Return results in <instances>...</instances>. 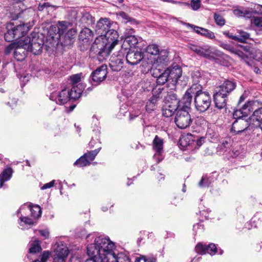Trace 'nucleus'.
I'll use <instances>...</instances> for the list:
<instances>
[{
  "label": "nucleus",
  "instance_id": "1",
  "mask_svg": "<svg viewBox=\"0 0 262 262\" xmlns=\"http://www.w3.org/2000/svg\"><path fill=\"white\" fill-rule=\"evenodd\" d=\"M91 237L93 242L87 246V254L91 258L86 259L85 262H108V254L112 250L115 249V243L108 236L103 235H89L87 236L88 241H89ZM75 260L80 262V260L76 257L73 261Z\"/></svg>",
  "mask_w": 262,
  "mask_h": 262
},
{
  "label": "nucleus",
  "instance_id": "2",
  "mask_svg": "<svg viewBox=\"0 0 262 262\" xmlns=\"http://www.w3.org/2000/svg\"><path fill=\"white\" fill-rule=\"evenodd\" d=\"M30 26L20 22L11 21L6 25L7 32L4 34L6 41L11 42L23 37L30 30Z\"/></svg>",
  "mask_w": 262,
  "mask_h": 262
},
{
  "label": "nucleus",
  "instance_id": "3",
  "mask_svg": "<svg viewBox=\"0 0 262 262\" xmlns=\"http://www.w3.org/2000/svg\"><path fill=\"white\" fill-rule=\"evenodd\" d=\"M246 103L243 104L241 108H236L234 110L233 114V117L235 121L233 123L231 127V132H234L236 134H239L244 132L246 129V117L245 112Z\"/></svg>",
  "mask_w": 262,
  "mask_h": 262
},
{
  "label": "nucleus",
  "instance_id": "4",
  "mask_svg": "<svg viewBox=\"0 0 262 262\" xmlns=\"http://www.w3.org/2000/svg\"><path fill=\"white\" fill-rule=\"evenodd\" d=\"M194 99L195 107L196 110L200 113L206 111L211 105L210 95L207 92H203L202 89L196 93Z\"/></svg>",
  "mask_w": 262,
  "mask_h": 262
},
{
  "label": "nucleus",
  "instance_id": "5",
  "mask_svg": "<svg viewBox=\"0 0 262 262\" xmlns=\"http://www.w3.org/2000/svg\"><path fill=\"white\" fill-rule=\"evenodd\" d=\"M190 110L179 108L176 114L174 122L177 126L180 129H186L192 122L191 116L189 113Z\"/></svg>",
  "mask_w": 262,
  "mask_h": 262
},
{
  "label": "nucleus",
  "instance_id": "6",
  "mask_svg": "<svg viewBox=\"0 0 262 262\" xmlns=\"http://www.w3.org/2000/svg\"><path fill=\"white\" fill-rule=\"evenodd\" d=\"M118 38L119 34L117 31L111 28L104 36L97 37L95 42L98 43L99 42L102 41V43L108 46V48H114L118 43Z\"/></svg>",
  "mask_w": 262,
  "mask_h": 262
},
{
  "label": "nucleus",
  "instance_id": "7",
  "mask_svg": "<svg viewBox=\"0 0 262 262\" xmlns=\"http://www.w3.org/2000/svg\"><path fill=\"white\" fill-rule=\"evenodd\" d=\"M126 49L121 48L117 52L114 53L110 58L109 65L114 71H119L123 68Z\"/></svg>",
  "mask_w": 262,
  "mask_h": 262
},
{
  "label": "nucleus",
  "instance_id": "8",
  "mask_svg": "<svg viewBox=\"0 0 262 262\" xmlns=\"http://www.w3.org/2000/svg\"><path fill=\"white\" fill-rule=\"evenodd\" d=\"M202 88L199 84H192L189 89L185 92L182 102L180 103L181 108L190 110V104L192 100V97L196 95L197 92H199Z\"/></svg>",
  "mask_w": 262,
  "mask_h": 262
},
{
  "label": "nucleus",
  "instance_id": "9",
  "mask_svg": "<svg viewBox=\"0 0 262 262\" xmlns=\"http://www.w3.org/2000/svg\"><path fill=\"white\" fill-rule=\"evenodd\" d=\"M30 41V37H26L18 41V45L14 51V57L18 61H23L26 57L29 46L27 43Z\"/></svg>",
  "mask_w": 262,
  "mask_h": 262
},
{
  "label": "nucleus",
  "instance_id": "10",
  "mask_svg": "<svg viewBox=\"0 0 262 262\" xmlns=\"http://www.w3.org/2000/svg\"><path fill=\"white\" fill-rule=\"evenodd\" d=\"M107 68L106 65L103 64L97 68L91 74V83L97 85L103 81L106 78Z\"/></svg>",
  "mask_w": 262,
  "mask_h": 262
},
{
  "label": "nucleus",
  "instance_id": "11",
  "mask_svg": "<svg viewBox=\"0 0 262 262\" xmlns=\"http://www.w3.org/2000/svg\"><path fill=\"white\" fill-rule=\"evenodd\" d=\"M49 98L59 105L64 104L71 99L69 89H62L58 92H53L51 93Z\"/></svg>",
  "mask_w": 262,
  "mask_h": 262
},
{
  "label": "nucleus",
  "instance_id": "12",
  "mask_svg": "<svg viewBox=\"0 0 262 262\" xmlns=\"http://www.w3.org/2000/svg\"><path fill=\"white\" fill-rule=\"evenodd\" d=\"M187 47L199 56L209 59L214 58L213 53L211 51L210 47L207 45L198 46L195 45L188 43L187 45Z\"/></svg>",
  "mask_w": 262,
  "mask_h": 262
},
{
  "label": "nucleus",
  "instance_id": "13",
  "mask_svg": "<svg viewBox=\"0 0 262 262\" xmlns=\"http://www.w3.org/2000/svg\"><path fill=\"white\" fill-rule=\"evenodd\" d=\"M112 23L107 18H101L97 23L95 32L98 35V37L104 36L107 31L111 29Z\"/></svg>",
  "mask_w": 262,
  "mask_h": 262
},
{
  "label": "nucleus",
  "instance_id": "14",
  "mask_svg": "<svg viewBox=\"0 0 262 262\" xmlns=\"http://www.w3.org/2000/svg\"><path fill=\"white\" fill-rule=\"evenodd\" d=\"M53 249L55 252L54 257H58L59 258L66 259L69 253L66 244L62 242H59L55 244L53 246Z\"/></svg>",
  "mask_w": 262,
  "mask_h": 262
},
{
  "label": "nucleus",
  "instance_id": "15",
  "mask_svg": "<svg viewBox=\"0 0 262 262\" xmlns=\"http://www.w3.org/2000/svg\"><path fill=\"white\" fill-rule=\"evenodd\" d=\"M195 251L200 254L208 253L211 255H214L217 252V248L215 244L211 243L208 246L199 243L195 246Z\"/></svg>",
  "mask_w": 262,
  "mask_h": 262
},
{
  "label": "nucleus",
  "instance_id": "16",
  "mask_svg": "<svg viewBox=\"0 0 262 262\" xmlns=\"http://www.w3.org/2000/svg\"><path fill=\"white\" fill-rule=\"evenodd\" d=\"M143 58L142 53L139 51H129L126 55L127 63L132 66L138 64Z\"/></svg>",
  "mask_w": 262,
  "mask_h": 262
},
{
  "label": "nucleus",
  "instance_id": "17",
  "mask_svg": "<svg viewBox=\"0 0 262 262\" xmlns=\"http://www.w3.org/2000/svg\"><path fill=\"white\" fill-rule=\"evenodd\" d=\"M183 24L188 28L192 29L197 34H201L210 39H214L215 38L214 33L208 29L196 26L189 23H183Z\"/></svg>",
  "mask_w": 262,
  "mask_h": 262
},
{
  "label": "nucleus",
  "instance_id": "18",
  "mask_svg": "<svg viewBox=\"0 0 262 262\" xmlns=\"http://www.w3.org/2000/svg\"><path fill=\"white\" fill-rule=\"evenodd\" d=\"M27 45L29 46L28 52H32L34 55H38L42 51L43 42L41 40L33 37Z\"/></svg>",
  "mask_w": 262,
  "mask_h": 262
},
{
  "label": "nucleus",
  "instance_id": "19",
  "mask_svg": "<svg viewBox=\"0 0 262 262\" xmlns=\"http://www.w3.org/2000/svg\"><path fill=\"white\" fill-rule=\"evenodd\" d=\"M228 97L223 93L215 90L213 95L215 107L220 110L225 108L226 106Z\"/></svg>",
  "mask_w": 262,
  "mask_h": 262
},
{
  "label": "nucleus",
  "instance_id": "20",
  "mask_svg": "<svg viewBox=\"0 0 262 262\" xmlns=\"http://www.w3.org/2000/svg\"><path fill=\"white\" fill-rule=\"evenodd\" d=\"M107 259L108 262H130L128 257L124 253H117L116 248L111 251Z\"/></svg>",
  "mask_w": 262,
  "mask_h": 262
},
{
  "label": "nucleus",
  "instance_id": "21",
  "mask_svg": "<svg viewBox=\"0 0 262 262\" xmlns=\"http://www.w3.org/2000/svg\"><path fill=\"white\" fill-rule=\"evenodd\" d=\"M247 6V17L252 18L255 15H262V5L249 3Z\"/></svg>",
  "mask_w": 262,
  "mask_h": 262
},
{
  "label": "nucleus",
  "instance_id": "22",
  "mask_svg": "<svg viewBox=\"0 0 262 262\" xmlns=\"http://www.w3.org/2000/svg\"><path fill=\"white\" fill-rule=\"evenodd\" d=\"M235 87L236 84L234 82L230 80H226L222 84L217 87L215 90L228 96L235 89Z\"/></svg>",
  "mask_w": 262,
  "mask_h": 262
},
{
  "label": "nucleus",
  "instance_id": "23",
  "mask_svg": "<svg viewBox=\"0 0 262 262\" xmlns=\"http://www.w3.org/2000/svg\"><path fill=\"white\" fill-rule=\"evenodd\" d=\"M27 208L30 211L31 216L34 219L38 218L40 216L41 214V210L40 207L38 205H33L24 204L21 206L19 210L17 211V214H19L21 212V210H25Z\"/></svg>",
  "mask_w": 262,
  "mask_h": 262
},
{
  "label": "nucleus",
  "instance_id": "24",
  "mask_svg": "<svg viewBox=\"0 0 262 262\" xmlns=\"http://www.w3.org/2000/svg\"><path fill=\"white\" fill-rule=\"evenodd\" d=\"M220 46L223 49L234 52L242 59H244L246 57L245 52L246 48L243 46L238 45V47L241 48L242 50L238 49L236 51H234L233 48L228 43H224L223 42H220Z\"/></svg>",
  "mask_w": 262,
  "mask_h": 262
},
{
  "label": "nucleus",
  "instance_id": "25",
  "mask_svg": "<svg viewBox=\"0 0 262 262\" xmlns=\"http://www.w3.org/2000/svg\"><path fill=\"white\" fill-rule=\"evenodd\" d=\"M180 144L185 147H188L189 149L194 150V136L191 134H187L183 137L180 140Z\"/></svg>",
  "mask_w": 262,
  "mask_h": 262
},
{
  "label": "nucleus",
  "instance_id": "26",
  "mask_svg": "<svg viewBox=\"0 0 262 262\" xmlns=\"http://www.w3.org/2000/svg\"><path fill=\"white\" fill-rule=\"evenodd\" d=\"M180 107V106L176 105L175 104L165 103L162 108V114L165 117H170Z\"/></svg>",
  "mask_w": 262,
  "mask_h": 262
},
{
  "label": "nucleus",
  "instance_id": "27",
  "mask_svg": "<svg viewBox=\"0 0 262 262\" xmlns=\"http://www.w3.org/2000/svg\"><path fill=\"white\" fill-rule=\"evenodd\" d=\"M164 96V101L165 103L175 104L176 105L180 106V102L174 91L170 90L169 92H166V95H165Z\"/></svg>",
  "mask_w": 262,
  "mask_h": 262
},
{
  "label": "nucleus",
  "instance_id": "28",
  "mask_svg": "<svg viewBox=\"0 0 262 262\" xmlns=\"http://www.w3.org/2000/svg\"><path fill=\"white\" fill-rule=\"evenodd\" d=\"M101 47L99 49V51L97 54V58L100 61H103L108 56L111 51L113 48H108V46L102 44Z\"/></svg>",
  "mask_w": 262,
  "mask_h": 262
},
{
  "label": "nucleus",
  "instance_id": "29",
  "mask_svg": "<svg viewBox=\"0 0 262 262\" xmlns=\"http://www.w3.org/2000/svg\"><path fill=\"white\" fill-rule=\"evenodd\" d=\"M247 58H252L259 61L262 58V53L259 50L255 48H248L247 46Z\"/></svg>",
  "mask_w": 262,
  "mask_h": 262
},
{
  "label": "nucleus",
  "instance_id": "30",
  "mask_svg": "<svg viewBox=\"0 0 262 262\" xmlns=\"http://www.w3.org/2000/svg\"><path fill=\"white\" fill-rule=\"evenodd\" d=\"M219 135L216 131V127L215 126L211 127L208 128L206 134L205 138L211 142H215L218 141Z\"/></svg>",
  "mask_w": 262,
  "mask_h": 262
},
{
  "label": "nucleus",
  "instance_id": "31",
  "mask_svg": "<svg viewBox=\"0 0 262 262\" xmlns=\"http://www.w3.org/2000/svg\"><path fill=\"white\" fill-rule=\"evenodd\" d=\"M159 99V96H157L156 94L152 96L146 103L145 106L146 111L150 113L154 111L157 107V102Z\"/></svg>",
  "mask_w": 262,
  "mask_h": 262
},
{
  "label": "nucleus",
  "instance_id": "32",
  "mask_svg": "<svg viewBox=\"0 0 262 262\" xmlns=\"http://www.w3.org/2000/svg\"><path fill=\"white\" fill-rule=\"evenodd\" d=\"M18 224L22 230L30 228L34 224L31 219L21 215L19 217Z\"/></svg>",
  "mask_w": 262,
  "mask_h": 262
},
{
  "label": "nucleus",
  "instance_id": "33",
  "mask_svg": "<svg viewBox=\"0 0 262 262\" xmlns=\"http://www.w3.org/2000/svg\"><path fill=\"white\" fill-rule=\"evenodd\" d=\"M166 70H168L169 72V78L172 79V81L177 82L182 75L181 69L179 67H174L172 69L167 68Z\"/></svg>",
  "mask_w": 262,
  "mask_h": 262
},
{
  "label": "nucleus",
  "instance_id": "34",
  "mask_svg": "<svg viewBox=\"0 0 262 262\" xmlns=\"http://www.w3.org/2000/svg\"><path fill=\"white\" fill-rule=\"evenodd\" d=\"M215 172L212 173V174L209 175V176H203L202 177L201 181L199 183V186L200 187H208L211 183L214 182L215 178H214V174H215Z\"/></svg>",
  "mask_w": 262,
  "mask_h": 262
},
{
  "label": "nucleus",
  "instance_id": "35",
  "mask_svg": "<svg viewBox=\"0 0 262 262\" xmlns=\"http://www.w3.org/2000/svg\"><path fill=\"white\" fill-rule=\"evenodd\" d=\"M12 169L11 168H7L4 169L3 172L0 174V185L2 187L3 183L9 180L12 175Z\"/></svg>",
  "mask_w": 262,
  "mask_h": 262
},
{
  "label": "nucleus",
  "instance_id": "36",
  "mask_svg": "<svg viewBox=\"0 0 262 262\" xmlns=\"http://www.w3.org/2000/svg\"><path fill=\"white\" fill-rule=\"evenodd\" d=\"M223 34L229 38L236 40L240 42H246V33L245 32H241L239 35H233L229 33L228 31H225Z\"/></svg>",
  "mask_w": 262,
  "mask_h": 262
},
{
  "label": "nucleus",
  "instance_id": "37",
  "mask_svg": "<svg viewBox=\"0 0 262 262\" xmlns=\"http://www.w3.org/2000/svg\"><path fill=\"white\" fill-rule=\"evenodd\" d=\"M163 140L158 136H156L153 141V148L158 155L163 151Z\"/></svg>",
  "mask_w": 262,
  "mask_h": 262
},
{
  "label": "nucleus",
  "instance_id": "38",
  "mask_svg": "<svg viewBox=\"0 0 262 262\" xmlns=\"http://www.w3.org/2000/svg\"><path fill=\"white\" fill-rule=\"evenodd\" d=\"M29 252L31 253L39 252L41 250L40 242L38 239L31 241L29 243Z\"/></svg>",
  "mask_w": 262,
  "mask_h": 262
},
{
  "label": "nucleus",
  "instance_id": "39",
  "mask_svg": "<svg viewBox=\"0 0 262 262\" xmlns=\"http://www.w3.org/2000/svg\"><path fill=\"white\" fill-rule=\"evenodd\" d=\"M82 92V90L79 89L77 86H73L71 90H69L70 97L72 99H76L79 98Z\"/></svg>",
  "mask_w": 262,
  "mask_h": 262
},
{
  "label": "nucleus",
  "instance_id": "40",
  "mask_svg": "<svg viewBox=\"0 0 262 262\" xmlns=\"http://www.w3.org/2000/svg\"><path fill=\"white\" fill-rule=\"evenodd\" d=\"M251 27L262 28V16H253L251 19Z\"/></svg>",
  "mask_w": 262,
  "mask_h": 262
},
{
  "label": "nucleus",
  "instance_id": "41",
  "mask_svg": "<svg viewBox=\"0 0 262 262\" xmlns=\"http://www.w3.org/2000/svg\"><path fill=\"white\" fill-rule=\"evenodd\" d=\"M168 70H165L162 73L160 76H159L158 78L157 79V82L159 85H163L165 83L169 78L168 74H169Z\"/></svg>",
  "mask_w": 262,
  "mask_h": 262
},
{
  "label": "nucleus",
  "instance_id": "42",
  "mask_svg": "<svg viewBox=\"0 0 262 262\" xmlns=\"http://www.w3.org/2000/svg\"><path fill=\"white\" fill-rule=\"evenodd\" d=\"M192 79L193 82V84H199L202 88V84L203 83L204 79L199 71H195L192 73Z\"/></svg>",
  "mask_w": 262,
  "mask_h": 262
},
{
  "label": "nucleus",
  "instance_id": "43",
  "mask_svg": "<svg viewBox=\"0 0 262 262\" xmlns=\"http://www.w3.org/2000/svg\"><path fill=\"white\" fill-rule=\"evenodd\" d=\"M101 148V147H99V148L96 149L94 150L88 151L87 152H86L84 154V156L85 157L86 159L88 160V162H90V164H91V162L93 161L95 159L96 156L99 153Z\"/></svg>",
  "mask_w": 262,
  "mask_h": 262
},
{
  "label": "nucleus",
  "instance_id": "44",
  "mask_svg": "<svg viewBox=\"0 0 262 262\" xmlns=\"http://www.w3.org/2000/svg\"><path fill=\"white\" fill-rule=\"evenodd\" d=\"M70 25V23L66 21L59 22L57 25L58 30V37H60L61 35H62L68 28L69 26Z\"/></svg>",
  "mask_w": 262,
  "mask_h": 262
},
{
  "label": "nucleus",
  "instance_id": "45",
  "mask_svg": "<svg viewBox=\"0 0 262 262\" xmlns=\"http://www.w3.org/2000/svg\"><path fill=\"white\" fill-rule=\"evenodd\" d=\"M74 165L78 167H84L89 165L90 162L86 159L84 155H83L80 157L78 160H77L75 163Z\"/></svg>",
  "mask_w": 262,
  "mask_h": 262
},
{
  "label": "nucleus",
  "instance_id": "46",
  "mask_svg": "<svg viewBox=\"0 0 262 262\" xmlns=\"http://www.w3.org/2000/svg\"><path fill=\"white\" fill-rule=\"evenodd\" d=\"M147 53L153 55H157L159 53L158 46L156 44L149 45L146 49Z\"/></svg>",
  "mask_w": 262,
  "mask_h": 262
},
{
  "label": "nucleus",
  "instance_id": "47",
  "mask_svg": "<svg viewBox=\"0 0 262 262\" xmlns=\"http://www.w3.org/2000/svg\"><path fill=\"white\" fill-rule=\"evenodd\" d=\"M125 42L132 47H135L138 43V39L135 35H129L127 36L125 39Z\"/></svg>",
  "mask_w": 262,
  "mask_h": 262
},
{
  "label": "nucleus",
  "instance_id": "48",
  "mask_svg": "<svg viewBox=\"0 0 262 262\" xmlns=\"http://www.w3.org/2000/svg\"><path fill=\"white\" fill-rule=\"evenodd\" d=\"M205 142V138L204 137H195L194 136V149H199Z\"/></svg>",
  "mask_w": 262,
  "mask_h": 262
},
{
  "label": "nucleus",
  "instance_id": "49",
  "mask_svg": "<svg viewBox=\"0 0 262 262\" xmlns=\"http://www.w3.org/2000/svg\"><path fill=\"white\" fill-rule=\"evenodd\" d=\"M58 30L57 25H52L49 30L48 33L52 38L55 37V35H57V38H59L58 37Z\"/></svg>",
  "mask_w": 262,
  "mask_h": 262
},
{
  "label": "nucleus",
  "instance_id": "50",
  "mask_svg": "<svg viewBox=\"0 0 262 262\" xmlns=\"http://www.w3.org/2000/svg\"><path fill=\"white\" fill-rule=\"evenodd\" d=\"M118 16L120 18L124 23L128 22H132L134 21V19L130 18L126 13L124 12H121L119 13Z\"/></svg>",
  "mask_w": 262,
  "mask_h": 262
},
{
  "label": "nucleus",
  "instance_id": "51",
  "mask_svg": "<svg viewBox=\"0 0 262 262\" xmlns=\"http://www.w3.org/2000/svg\"><path fill=\"white\" fill-rule=\"evenodd\" d=\"M209 210L208 209H205V207L201 208V210L199 211V214L200 215V220L202 221L208 219V216L207 215Z\"/></svg>",
  "mask_w": 262,
  "mask_h": 262
},
{
  "label": "nucleus",
  "instance_id": "52",
  "mask_svg": "<svg viewBox=\"0 0 262 262\" xmlns=\"http://www.w3.org/2000/svg\"><path fill=\"white\" fill-rule=\"evenodd\" d=\"M214 19L216 24L219 26H223L225 24V20L220 14L215 13L214 14Z\"/></svg>",
  "mask_w": 262,
  "mask_h": 262
},
{
  "label": "nucleus",
  "instance_id": "53",
  "mask_svg": "<svg viewBox=\"0 0 262 262\" xmlns=\"http://www.w3.org/2000/svg\"><path fill=\"white\" fill-rule=\"evenodd\" d=\"M82 21L86 24H91L93 22V17L89 13H84L81 18Z\"/></svg>",
  "mask_w": 262,
  "mask_h": 262
},
{
  "label": "nucleus",
  "instance_id": "54",
  "mask_svg": "<svg viewBox=\"0 0 262 262\" xmlns=\"http://www.w3.org/2000/svg\"><path fill=\"white\" fill-rule=\"evenodd\" d=\"M233 13L236 16L242 17L245 16V11L244 8L238 7L233 10Z\"/></svg>",
  "mask_w": 262,
  "mask_h": 262
},
{
  "label": "nucleus",
  "instance_id": "55",
  "mask_svg": "<svg viewBox=\"0 0 262 262\" xmlns=\"http://www.w3.org/2000/svg\"><path fill=\"white\" fill-rule=\"evenodd\" d=\"M204 226L200 224H196L193 226V230L195 234H201L204 231Z\"/></svg>",
  "mask_w": 262,
  "mask_h": 262
},
{
  "label": "nucleus",
  "instance_id": "56",
  "mask_svg": "<svg viewBox=\"0 0 262 262\" xmlns=\"http://www.w3.org/2000/svg\"><path fill=\"white\" fill-rule=\"evenodd\" d=\"M81 74L73 75L70 77V80L73 84H75L81 81Z\"/></svg>",
  "mask_w": 262,
  "mask_h": 262
},
{
  "label": "nucleus",
  "instance_id": "57",
  "mask_svg": "<svg viewBox=\"0 0 262 262\" xmlns=\"http://www.w3.org/2000/svg\"><path fill=\"white\" fill-rule=\"evenodd\" d=\"M51 253L48 251H45L40 255V262H46L50 257Z\"/></svg>",
  "mask_w": 262,
  "mask_h": 262
},
{
  "label": "nucleus",
  "instance_id": "58",
  "mask_svg": "<svg viewBox=\"0 0 262 262\" xmlns=\"http://www.w3.org/2000/svg\"><path fill=\"white\" fill-rule=\"evenodd\" d=\"M191 6L193 10H197L201 6L200 0H191Z\"/></svg>",
  "mask_w": 262,
  "mask_h": 262
},
{
  "label": "nucleus",
  "instance_id": "59",
  "mask_svg": "<svg viewBox=\"0 0 262 262\" xmlns=\"http://www.w3.org/2000/svg\"><path fill=\"white\" fill-rule=\"evenodd\" d=\"M163 72V71L162 70L157 69H155L151 71L152 76L157 79L158 78L159 76H160L162 74Z\"/></svg>",
  "mask_w": 262,
  "mask_h": 262
},
{
  "label": "nucleus",
  "instance_id": "60",
  "mask_svg": "<svg viewBox=\"0 0 262 262\" xmlns=\"http://www.w3.org/2000/svg\"><path fill=\"white\" fill-rule=\"evenodd\" d=\"M157 62L160 63H163L166 62L168 60L167 55L166 52H164V55H161V53L160 54V56L158 57L157 59Z\"/></svg>",
  "mask_w": 262,
  "mask_h": 262
},
{
  "label": "nucleus",
  "instance_id": "61",
  "mask_svg": "<svg viewBox=\"0 0 262 262\" xmlns=\"http://www.w3.org/2000/svg\"><path fill=\"white\" fill-rule=\"evenodd\" d=\"M55 181L52 180V181L50 182L49 183H46L44 184L41 187V190H45L46 189L50 188L53 187L54 186Z\"/></svg>",
  "mask_w": 262,
  "mask_h": 262
},
{
  "label": "nucleus",
  "instance_id": "62",
  "mask_svg": "<svg viewBox=\"0 0 262 262\" xmlns=\"http://www.w3.org/2000/svg\"><path fill=\"white\" fill-rule=\"evenodd\" d=\"M40 234L45 239L48 238L49 237V232L48 230H40L39 231Z\"/></svg>",
  "mask_w": 262,
  "mask_h": 262
},
{
  "label": "nucleus",
  "instance_id": "63",
  "mask_svg": "<svg viewBox=\"0 0 262 262\" xmlns=\"http://www.w3.org/2000/svg\"><path fill=\"white\" fill-rule=\"evenodd\" d=\"M163 89L161 88H155L152 90V96H154L155 94L157 95V96H159L160 97V95L162 93Z\"/></svg>",
  "mask_w": 262,
  "mask_h": 262
},
{
  "label": "nucleus",
  "instance_id": "64",
  "mask_svg": "<svg viewBox=\"0 0 262 262\" xmlns=\"http://www.w3.org/2000/svg\"><path fill=\"white\" fill-rule=\"evenodd\" d=\"M66 259L63 258H59L58 257H54L53 262H65Z\"/></svg>",
  "mask_w": 262,
  "mask_h": 262
}]
</instances>
